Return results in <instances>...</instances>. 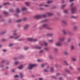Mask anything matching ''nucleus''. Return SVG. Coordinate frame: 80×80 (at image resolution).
<instances>
[{
  "label": "nucleus",
  "instance_id": "obj_1",
  "mask_svg": "<svg viewBox=\"0 0 80 80\" xmlns=\"http://www.w3.org/2000/svg\"><path fill=\"white\" fill-rule=\"evenodd\" d=\"M47 15L44 14L43 15H36L34 16V18L36 19H40V18H42L43 17H46L48 15L49 17L50 16H52V15H53V14L52 13H51L50 12H47Z\"/></svg>",
  "mask_w": 80,
  "mask_h": 80
},
{
  "label": "nucleus",
  "instance_id": "obj_2",
  "mask_svg": "<svg viewBox=\"0 0 80 80\" xmlns=\"http://www.w3.org/2000/svg\"><path fill=\"white\" fill-rule=\"evenodd\" d=\"M58 42L55 43V45L56 46H60L62 45L61 42H63L65 40V38H58Z\"/></svg>",
  "mask_w": 80,
  "mask_h": 80
},
{
  "label": "nucleus",
  "instance_id": "obj_3",
  "mask_svg": "<svg viewBox=\"0 0 80 80\" xmlns=\"http://www.w3.org/2000/svg\"><path fill=\"white\" fill-rule=\"evenodd\" d=\"M37 64H30L29 65V66L28 67V69L31 70L33 68V67H37Z\"/></svg>",
  "mask_w": 80,
  "mask_h": 80
},
{
  "label": "nucleus",
  "instance_id": "obj_4",
  "mask_svg": "<svg viewBox=\"0 0 80 80\" xmlns=\"http://www.w3.org/2000/svg\"><path fill=\"white\" fill-rule=\"evenodd\" d=\"M48 24H44L42 25V27H43V28H46V29L47 30H52V28H51L50 27H48Z\"/></svg>",
  "mask_w": 80,
  "mask_h": 80
},
{
  "label": "nucleus",
  "instance_id": "obj_5",
  "mask_svg": "<svg viewBox=\"0 0 80 80\" xmlns=\"http://www.w3.org/2000/svg\"><path fill=\"white\" fill-rule=\"evenodd\" d=\"M27 40H28V41H33L34 42L37 41V39H33L32 38H28Z\"/></svg>",
  "mask_w": 80,
  "mask_h": 80
},
{
  "label": "nucleus",
  "instance_id": "obj_6",
  "mask_svg": "<svg viewBox=\"0 0 80 80\" xmlns=\"http://www.w3.org/2000/svg\"><path fill=\"white\" fill-rule=\"evenodd\" d=\"M76 8L75 7H73L71 9V12L72 13H74L75 12Z\"/></svg>",
  "mask_w": 80,
  "mask_h": 80
},
{
  "label": "nucleus",
  "instance_id": "obj_7",
  "mask_svg": "<svg viewBox=\"0 0 80 80\" xmlns=\"http://www.w3.org/2000/svg\"><path fill=\"white\" fill-rule=\"evenodd\" d=\"M29 27H30V25H29L26 24L24 28V30H26V29H27Z\"/></svg>",
  "mask_w": 80,
  "mask_h": 80
},
{
  "label": "nucleus",
  "instance_id": "obj_8",
  "mask_svg": "<svg viewBox=\"0 0 80 80\" xmlns=\"http://www.w3.org/2000/svg\"><path fill=\"white\" fill-rule=\"evenodd\" d=\"M22 11H24L25 10H27V8L25 7H24L22 8Z\"/></svg>",
  "mask_w": 80,
  "mask_h": 80
},
{
  "label": "nucleus",
  "instance_id": "obj_9",
  "mask_svg": "<svg viewBox=\"0 0 80 80\" xmlns=\"http://www.w3.org/2000/svg\"><path fill=\"white\" fill-rule=\"evenodd\" d=\"M25 4L26 5H27V6H29V5H30V3L28 2H26L25 3Z\"/></svg>",
  "mask_w": 80,
  "mask_h": 80
},
{
  "label": "nucleus",
  "instance_id": "obj_10",
  "mask_svg": "<svg viewBox=\"0 0 80 80\" xmlns=\"http://www.w3.org/2000/svg\"><path fill=\"white\" fill-rule=\"evenodd\" d=\"M18 68L19 69H22L23 68V65H21L18 67Z\"/></svg>",
  "mask_w": 80,
  "mask_h": 80
},
{
  "label": "nucleus",
  "instance_id": "obj_11",
  "mask_svg": "<svg viewBox=\"0 0 80 80\" xmlns=\"http://www.w3.org/2000/svg\"><path fill=\"white\" fill-rule=\"evenodd\" d=\"M16 12L17 13H20V10L18 8H17L16 9Z\"/></svg>",
  "mask_w": 80,
  "mask_h": 80
},
{
  "label": "nucleus",
  "instance_id": "obj_12",
  "mask_svg": "<svg viewBox=\"0 0 80 80\" xmlns=\"http://www.w3.org/2000/svg\"><path fill=\"white\" fill-rule=\"evenodd\" d=\"M47 36H49L50 37H52L53 36V34L50 33V34H47Z\"/></svg>",
  "mask_w": 80,
  "mask_h": 80
},
{
  "label": "nucleus",
  "instance_id": "obj_13",
  "mask_svg": "<svg viewBox=\"0 0 80 80\" xmlns=\"http://www.w3.org/2000/svg\"><path fill=\"white\" fill-rule=\"evenodd\" d=\"M52 2H53V1H48L47 3H48V4H49V3H52Z\"/></svg>",
  "mask_w": 80,
  "mask_h": 80
},
{
  "label": "nucleus",
  "instance_id": "obj_14",
  "mask_svg": "<svg viewBox=\"0 0 80 80\" xmlns=\"http://www.w3.org/2000/svg\"><path fill=\"white\" fill-rule=\"evenodd\" d=\"M20 75L21 76V78H22L23 77V74H22V73L21 72H20Z\"/></svg>",
  "mask_w": 80,
  "mask_h": 80
},
{
  "label": "nucleus",
  "instance_id": "obj_15",
  "mask_svg": "<svg viewBox=\"0 0 80 80\" xmlns=\"http://www.w3.org/2000/svg\"><path fill=\"white\" fill-rule=\"evenodd\" d=\"M77 28H78V27L77 26H75L73 28H74V30H77Z\"/></svg>",
  "mask_w": 80,
  "mask_h": 80
},
{
  "label": "nucleus",
  "instance_id": "obj_16",
  "mask_svg": "<svg viewBox=\"0 0 80 80\" xmlns=\"http://www.w3.org/2000/svg\"><path fill=\"white\" fill-rule=\"evenodd\" d=\"M64 54H65V55H68V52H67V51H64Z\"/></svg>",
  "mask_w": 80,
  "mask_h": 80
},
{
  "label": "nucleus",
  "instance_id": "obj_17",
  "mask_svg": "<svg viewBox=\"0 0 80 80\" xmlns=\"http://www.w3.org/2000/svg\"><path fill=\"white\" fill-rule=\"evenodd\" d=\"M72 61H74V62H75V61H76V58H72Z\"/></svg>",
  "mask_w": 80,
  "mask_h": 80
},
{
  "label": "nucleus",
  "instance_id": "obj_18",
  "mask_svg": "<svg viewBox=\"0 0 80 80\" xmlns=\"http://www.w3.org/2000/svg\"><path fill=\"white\" fill-rule=\"evenodd\" d=\"M3 14H5V15H8V12H7L5 11L3 12Z\"/></svg>",
  "mask_w": 80,
  "mask_h": 80
},
{
  "label": "nucleus",
  "instance_id": "obj_19",
  "mask_svg": "<svg viewBox=\"0 0 80 80\" xmlns=\"http://www.w3.org/2000/svg\"><path fill=\"white\" fill-rule=\"evenodd\" d=\"M49 58L51 60H52L53 59V57L52 56H49Z\"/></svg>",
  "mask_w": 80,
  "mask_h": 80
},
{
  "label": "nucleus",
  "instance_id": "obj_20",
  "mask_svg": "<svg viewBox=\"0 0 80 80\" xmlns=\"http://www.w3.org/2000/svg\"><path fill=\"white\" fill-rule=\"evenodd\" d=\"M71 41V38H69L67 40V42H70Z\"/></svg>",
  "mask_w": 80,
  "mask_h": 80
},
{
  "label": "nucleus",
  "instance_id": "obj_21",
  "mask_svg": "<svg viewBox=\"0 0 80 80\" xmlns=\"http://www.w3.org/2000/svg\"><path fill=\"white\" fill-rule=\"evenodd\" d=\"M62 32L63 33H64V34L65 35L66 34V32H65V30H62Z\"/></svg>",
  "mask_w": 80,
  "mask_h": 80
},
{
  "label": "nucleus",
  "instance_id": "obj_22",
  "mask_svg": "<svg viewBox=\"0 0 80 80\" xmlns=\"http://www.w3.org/2000/svg\"><path fill=\"white\" fill-rule=\"evenodd\" d=\"M65 71L67 72V73H70V71L68 70H65Z\"/></svg>",
  "mask_w": 80,
  "mask_h": 80
},
{
  "label": "nucleus",
  "instance_id": "obj_23",
  "mask_svg": "<svg viewBox=\"0 0 80 80\" xmlns=\"http://www.w3.org/2000/svg\"><path fill=\"white\" fill-rule=\"evenodd\" d=\"M53 70H54L53 68H51V69H50L51 72H53Z\"/></svg>",
  "mask_w": 80,
  "mask_h": 80
},
{
  "label": "nucleus",
  "instance_id": "obj_24",
  "mask_svg": "<svg viewBox=\"0 0 80 80\" xmlns=\"http://www.w3.org/2000/svg\"><path fill=\"white\" fill-rule=\"evenodd\" d=\"M22 22V20L19 19L17 21V22Z\"/></svg>",
  "mask_w": 80,
  "mask_h": 80
},
{
  "label": "nucleus",
  "instance_id": "obj_25",
  "mask_svg": "<svg viewBox=\"0 0 80 80\" xmlns=\"http://www.w3.org/2000/svg\"><path fill=\"white\" fill-rule=\"evenodd\" d=\"M54 50L55 52H57V51H58V49L56 48H54Z\"/></svg>",
  "mask_w": 80,
  "mask_h": 80
},
{
  "label": "nucleus",
  "instance_id": "obj_26",
  "mask_svg": "<svg viewBox=\"0 0 80 80\" xmlns=\"http://www.w3.org/2000/svg\"><path fill=\"white\" fill-rule=\"evenodd\" d=\"M64 63L66 64V65H68V63H67V62H66V61H64Z\"/></svg>",
  "mask_w": 80,
  "mask_h": 80
},
{
  "label": "nucleus",
  "instance_id": "obj_27",
  "mask_svg": "<svg viewBox=\"0 0 80 80\" xmlns=\"http://www.w3.org/2000/svg\"><path fill=\"white\" fill-rule=\"evenodd\" d=\"M64 12L66 13H68V11L67 10H64Z\"/></svg>",
  "mask_w": 80,
  "mask_h": 80
},
{
  "label": "nucleus",
  "instance_id": "obj_28",
  "mask_svg": "<svg viewBox=\"0 0 80 80\" xmlns=\"http://www.w3.org/2000/svg\"><path fill=\"white\" fill-rule=\"evenodd\" d=\"M42 48L41 47H37L36 48H37V49H40V48Z\"/></svg>",
  "mask_w": 80,
  "mask_h": 80
},
{
  "label": "nucleus",
  "instance_id": "obj_29",
  "mask_svg": "<svg viewBox=\"0 0 80 80\" xmlns=\"http://www.w3.org/2000/svg\"><path fill=\"white\" fill-rule=\"evenodd\" d=\"M24 49L25 50H28V47H25L24 48Z\"/></svg>",
  "mask_w": 80,
  "mask_h": 80
},
{
  "label": "nucleus",
  "instance_id": "obj_30",
  "mask_svg": "<svg viewBox=\"0 0 80 80\" xmlns=\"http://www.w3.org/2000/svg\"><path fill=\"white\" fill-rule=\"evenodd\" d=\"M18 40V41H23V39H19Z\"/></svg>",
  "mask_w": 80,
  "mask_h": 80
},
{
  "label": "nucleus",
  "instance_id": "obj_31",
  "mask_svg": "<svg viewBox=\"0 0 80 80\" xmlns=\"http://www.w3.org/2000/svg\"><path fill=\"white\" fill-rule=\"evenodd\" d=\"M13 44L12 43H10L9 44V47H12V46H13Z\"/></svg>",
  "mask_w": 80,
  "mask_h": 80
},
{
  "label": "nucleus",
  "instance_id": "obj_32",
  "mask_svg": "<svg viewBox=\"0 0 80 80\" xmlns=\"http://www.w3.org/2000/svg\"><path fill=\"white\" fill-rule=\"evenodd\" d=\"M44 72H48L49 71L48 70L45 69L44 70Z\"/></svg>",
  "mask_w": 80,
  "mask_h": 80
},
{
  "label": "nucleus",
  "instance_id": "obj_33",
  "mask_svg": "<svg viewBox=\"0 0 80 80\" xmlns=\"http://www.w3.org/2000/svg\"><path fill=\"white\" fill-rule=\"evenodd\" d=\"M62 23H65V24H67V23L66 22H65V21L64 20H62Z\"/></svg>",
  "mask_w": 80,
  "mask_h": 80
},
{
  "label": "nucleus",
  "instance_id": "obj_34",
  "mask_svg": "<svg viewBox=\"0 0 80 80\" xmlns=\"http://www.w3.org/2000/svg\"><path fill=\"white\" fill-rule=\"evenodd\" d=\"M71 48L72 50V49H73L74 48V47H73V45H72L71 46Z\"/></svg>",
  "mask_w": 80,
  "mask_h": 80
},
{
  "label": "nucleus",
  "instance_id": "obj_35",
  "mask_svg": "<svg viewBox=\"0 0 80 80\" xmlns=\"http://www.w3.org/2000/svg\"><path fill=\"white\" fill-rule=\"evenodd\" d=\"M65 6H66V5L65 4H64V5H62V8H64L65 7Z\"/></svg>",
  "mask_w": 80,
  "mask_h": 80
},
{
  "label": "nucleus",
  "instance_id": "obj_36",
  "mask_svg": "<svg viewBox=\"0 0 80 80\" xmlns=\"http://www.w3.org/2000/svg\"><path fill=\"white\" fill-rule=\"evenodd\" d=\"M18 61H17L15 62V65H16L17 64H18Z\"/></svg>",
  "mask_w": 80,
  "mask_h": 80
},
{
  "label": "nucleus",
  "instance_id": "obj_37",
  "mask_svg": "<svg viewBox=\"0 0 80 80\" xmlns=\"http://www.w3.org/2000/svg\"><path fill=\"white\" fill-rule=\"evenodd\" d=\"M49 42H53V40L51 39V40H49Z\"/></svg>",
  "mask_w": 80,
  "mask_h": 80
},
{
  "label": "nucleus",
  "instance_id": "obj_38",
  "mask_svg": "<svg viewBox=\"0 0 80 80\" xmlns=\"http://www.w3.org/2000/svg\"><path fill=\"white\" fill-rule=\"evenodd\" d=\"M19 77L18 76V75H16L14 76V77H15V78H17V77Z\"/></svg>",
  "mask_w": 80,
  "mask_h": 80
},
{
  "label": "nucleus",
  "instance_id": "obj_39",
  "mask_svg": "<svg viewBox=\"0 0 80 80\" xmlns=\"http://www.w3.org/2000/svg\"><path fill=\"white\" fill-rule=\"evenodd\" d=\"M37 62H42V60H41V59H38Z\"/></svg>",
  "mask_w": 80,
  "mask_h": 80
},
{
  "label": "nucleus",
  "instance_id": "obj_40",
  "mask_svg": "<svg viewBox=\"0 0 80 80\" xmlns=\"http://www.w3.org/2000/svg\"><path fill=\"white\" fill-rule=\"evenodd\" d=\"M44 45H45V46H46L47 45H48V44L47 43V42H44Z\"/></svg>",
  "mask_w": 80,
  "mask_h": 80
},
{
  "label": "nucleus",
  "instance_id": "obj_41",
  "mask_svg": "<svg viewBox=\"0 0 80 80\" xmlns=\"http://www.w3.org/2000/svg\"><path fill=\"white\" fill-rule=\"evenodd\" d=\"M20 37V36H18L16 38H15V40H17V39H18V38H19V37Z\"/></svg>",
  "mask_w": 80,
  "mask_h": 80
},
{
  "label": "nucleus",
  "instance_id": "obj_42",
  "mask_svg": "<svg viewBox=\"0 0 80 80\" xmlns=\"http://www.w3.org/2000/svg\"><path fill=\"white\" fill-rule=\"evenodd\" d=\"M60 75V73H57L56 74V75L57 76H59V75Z\"/></svg>",
  "mask_w": 80,
  "mask_h": 80
},
{
  "label": "nucleus",
  "instance_id": "obj_43",
  "mask_svg": "<svg viewBox=\"0 0 80 80\" xmlns=\"http://www.w3.org/2000/svg\"><path fill=\"white\" fill-rule=\"evenodd\" d=\"M9 11L11 12H13V9H11Z\"/></svg>",
  "mask_w": 80,
  "mask_h": 80
},
{
  "label": "nucleus",
  "instance_id": "obj_44",
  "mask_svg": "<svg viewBox=\"0 0 80 80\" xmlns=\"http://www.w3.org/2000/svg\"><path fill=\"white\" fill-rule=\"evenodd\" d=\"M39 80H43V78H39Z\"/></svg>",
  "mask_w": 80,
  "mask_h": 80
},
{
  "label": "nucleus",
  "instance_id": "obj_45",
  "mask_svg": "<svg viewBox=\"0 0 80 80\" xmlns=\"http://www.w3.org/2000/svg\"><path fill=\"white\" fill-rule=\"evenodd\" d=\"M69 68L71 70H73V68H72V67L70 66Z\"/></svg>",
  "mask_w": 80,
  "mask_h": 80
},
{
  "label": "nucleus",
  "instance_id": "obj_46",
  "mask_svg": "<svg viewBox=\"0 0 80 80\" xmlns=\"http://www.w3.org/2000/svg\"><path fill=\"white\" fill-rule=\"evenodd\" d=\"M39 5L40 7H42V6H43V4H40Z\"/></svg>",
  "mask_w": 80,
  "mask_h": 80
},
{
  "label": "nucleus",
  "instance_id": "obj_47",
  "mask_svg": "<svg viewBox=\"0 0 80 80\" xmlns=\"http://www.w3.org/2000/svg\"><path fill=\"white\" fill-rule=\"evenodd\" d=\"M78 71L79 72H80V68H78L77 69Z\"/></svg>",
  "mask_w": 80,
  "mask_h": 80
},
{
  "label": "nucleus",
  "instance_id": "obj_48",
  "mask_svg": "<svg viewBox=\"0 0 80 80\" xmlns=\"http://www.w3.org/2000/svg\"><path fill=\"white\" fill-rule=\"evenodd\" d=\"M71 18H75V17L74 16H72Z\"/></svg>",
  "mask_w": 80,
  "mask_h": 80
},
{
  "label": "nucleus",
  "instance_id": "obj_49",
  "mask_svg": "<svg viewBox=\"0 0 80 80\" xmlns=\"http://www.w3.org/2000/svg\"><path fill=\"white\" fill-rule=\"evenodd\" d=\"M44 65H45V64H42L41 65V67H44Z\"/></svg>",
  "mask_w": 80,
  "mask_h": 80
},
{
  "label": "nucleus",
  "instance_id": "obj_50",
  "mask_svg": "<svg viewBox=\"0 0 80 80\" xmlns=\"http://www.w3.org/2000/svg\"><path fill=\"white\" fill-rule=\"evenodd\" d=\"M7 4H8V3H4L3 4V5H7Z\"/></svg>",
  "mask_w": 80,
  "mask_h": 80
},
{
  "label": "nucleus",
  "instance_id": "obj_51",
  "mask_svg": "<svg viewBox=\"0 0 80 80\" xmlns=\"http://www.w3.org/2000/svg\"><path fill=\"white\" fill-rule=\"evenodd\" d=\"M72 5H73V3H71L70 5L71 7H72Z\"/></svg>",
  "mask_w": 80,
  "mask_h": 80
},
{
  "label": "nucleus",
  "instance_id": "obj_52",
  "mask_svg": "<svg viewBox=\"0 0 80 80\" xmlns=\"http://www.w3.org/2000/svg\"><path fill=\"white\" fill-rule=\"evenodd\" d=\"M59 80H62V77H60L59 78Z\"/></svg>",
  "mask_w": 80,
  "mask_h": 80
},
{
  "label": "nucleus",
  "instance_id": "obj_53",
  "mask_svg": "<svg viewBox=\"0 0 80 80\" xmlns=\"http://www.w3.org/2000/svg\"><path fill=\"white\" fill-rule=\"evenodd\" d=\"M45 50H48V49L47 48H44Z\"/></svg>",
  "mask_w": 80,
  "mask_h": 80
},
{
  "label": "nucleus",
  "instance_id": "obj_54",
  "mask_svg": "<svg viewBox=\"0 0 80 80\" xmlns=\"http://www.w3.org/2000/svg\"><path fill=\"white\" fill-rule=\"evenodd\" d=\"M13 35H17V33L16 32H14V33H13Z\"/></svg>",
  "mask_w": 80,
  "mask_h": 80
},
{
  "label": "nucleus",
  "instance_id": "obj_55",
  "mask_svg": "<svg viewBox=\"0 0 80 80\" xmlns=\"http://www.w3.org/2000/svg\"><path fill=\"white\" fill-rule=\"evenodd\" d=\"M55 67L56 68H57V67L58 66V64H55Z\"/></svg>",
  "mask_w": 80,
  "mask_h": 80
},
{
  "label": "nucleus",
  "instance_id": "obj_56",
  "mask_svg": "<svg viewBox=\"0 0 80 80\" xmlns=\"http://www.w3.org/2000/svg\"><path fill=\"white\" fill-rule=\"evenodd\" d=\"M13 37L12 36H11L9 38H13Z\"/></svg>",
  "mask_w": 80,
  "mask_h": 80
},
{
  "label": "nucleus",
  "instance_id": "obj_57",
  "mask_svg": "<svg viewBox=\"0 0 80 80\" xmlns=\"http://www.w3.org/2000/svg\"><path fill=\"white\" fill-rule=\"evenodd\" d=\"M44 6L46 7H48V5H44Z\"/></svg>",
  "mask_w": 80,
  "mask_h": 80
},
{
  "label": "nucleus",
  "instance_id": "obj_58",
  "mask_svg": "<svg viewBox=\"0 0 80 80\" xmlns=\"http://www.w3.org/2000/svg\"><path fill=\"white\" fill-rule=\"evenodd\" d=\"M73 1H74V0H70V2H73Z\"/></svg>",
  "mask_w": 80,
  "mask_h": 80
},
{
  "label": "nucleus",
  "instance_id": "obj_59",
  "mask_svg": "<svg viewBox=\"0 0 80 80\" xmlns=\"http://www.w3.org/2000/svg\"><path fill=\"white\" fill-rule=\"evenodd\" d=\"M47 19H46L45 20H43V21H41V22H45V21H47Z\"/></svg>",
  "mask_w": 80,
  "mask_h": 80
},
{
  "label": "nucleus",
  "instance_id": "obj_60",
  "mask_svg": "<svg viewBox=\"0 0 80 80\" xmlns=\"http://www.w3.org/2000/svg\"><path fill=\"white\" fill-rule=\"evenodd\" d=\"M12 71L13 72H15V70L14 69H12Z\"/></svg>",
  "mask_w": 80,
  "mask_h": 80
},
{
  "label": "nucleus",
  "instance_id": "obj_61",
  "mask_svg": "<svg viewBox=\"0 0 80 80\" xmlns=\"http://www.w3.org/2000/svg\"><path fill=\"white\" fill-rule=\"evenodd\" d=\"M8 22H9V23H11V20H9V21Z\"/></svg>",
  "mask_w": 80,
  "mask_h": 80
},
{
  "label": "nucleus",
  "instance_id": "obj_62",
  "mask_svg": "<svg viewBox=\"0 0 80 80\" xmlns=\"http://www.w3.org/2000/svg\"><path fill=\"white\" fill-rule=\"evenodd\" d=\"M78 80H80V77H79L78 78Z\"/></svg>",
  "mask_w": 80,
  "mask_h": 80
},
{
  "label": "nucleus",
  "instance_id": "obj_63",
  "mask_svg": "<svg viewBox=\"0 0 80 80\" xmlns=\"http://www.w3.org/2000/svg\"><path fill=\"white\" fill-rule=\"evenodd\" d=\"M2 51L3 52H6V51H7V50L5 49H4V50H2Z\"/></svg>",
  "mask_w": 80,
  "mask_h": 80
},
{
  "label": "nucleus",
  "instance_id": "obj_64",
  "mask_svg": "<svg viewBox=\"0 0 80 80\" xmlns=\"http://www.w3.org/2000/svg\"><path fill=\"white\" fill-rule=\"evenodd\" d=\"M17 58H14V60H17Z\"/></svg>",
  "mask_w": 80,
  "mask_h": 80
}]
</instances>
